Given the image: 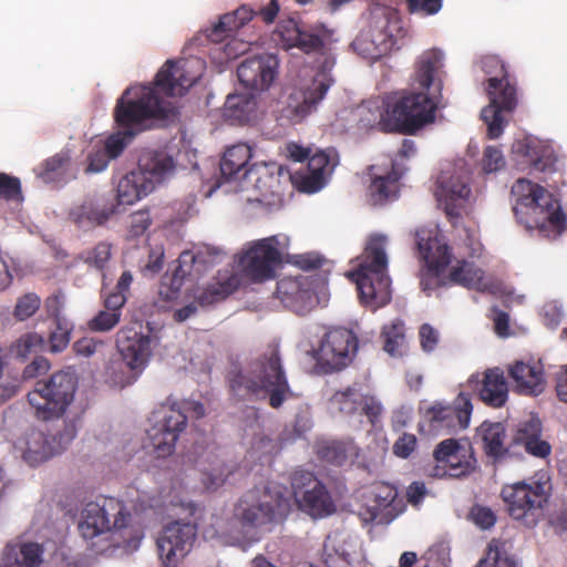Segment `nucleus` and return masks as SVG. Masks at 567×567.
Returning <instances> with one entry per match:
<instances>
[{
    "mask_svg": "<svg viewBox=\"0 0 567 567\" xmlns=\"http://www.w3.org/2000/svg\"><path fill=\"white\" fill-rule=\"evenodd\" d=\"M279 61L275 54L264 53L246 58L237 66L240 84L250 96L268 91L278 76Z\"/></svg>",
    "mask_w": 567,
    "mask_h": 567,
    "instance_id": "19",
    "label": "nucleus"
},
{
    "mask_svg": "<svg viewBox=\"0 0 567 567\" xmlns=\"http://www.w3.org/2000/svg\"><path fill=\"white\" fill-rule=\"evenodd\" d=\"M512 194L516 197V205L513 207L515 216L518 218L519 208H526L527 214H545L542 223H537L540 231L550 228L554 236H559L565 230V214L551 202L550 195L546 189L530 181L520 178L512 186Z\"/></svg>",
    "mask_w": 567,
    "mask_h": 567,
    "instance_id": "11",
    "label": "nucleus"
},
{
    "mask_svg": "<svg viewBox=\"0 0 567 567\" xmlns=\"http://www.w3.org/2000/svg\"><path fill=\"white\" fill-rule=\"evenodd\" d=\"M278 12V0H270L267 6L257 10L241 6L233 12L221 16L207 35L215 43L213 49L215 59L223 63L247 53L254 41H244L235 37L234 33L239 31L254 16H259L267 24L272 23Z\"/></svg>",
    "mask_w": 567,
    "mask_h": 567,
    "instance_id": "5",
    "label": "nucleus"
},
{
    "mask_svg": "<svg viewBox=\"0 0 567 567\" xmlns=\"http://www.w3.org/2000/svg\"><path fill=\"white\" fill-rule=\"evenodd\" d=\"M306 290L302 288V282L299 278L285 277L277 282L275 295L284 303H292L301 299Z\"/></svg>",
    "mask_w": 567,
    "mask_h": 567,
    "instance_id": "46",
    "label": "nucleus"
},
{
    "mask_svg": "<svg viewBox=\"0 0 567 567\" xmlns=\"http://www.w3.org/2000/svg\"><path fill=\"white\" fill-rule=\"evenodd\" d=\"M41 307V298L34 292H28L18 298L13 317L18 321L31 318Z\"/></svg>",
    "mask_w": 567,
    "mask_h": 567,
    "instance_id": "51",
    "label": "nucleus"
},
{
    "mask_svg": "<svg viewBox=\"0 0 567 567\" xmlns=\"http://www.w3.org/2000/svg\"><path fill=\"white\" fill-rule=\"evenodd\" d=\"M506 429L502 422L484 421L476 430V439L494 465L522 455L513 450L512 440L506 444Z\"/></svg>",
    "mask_w": 567,
    "mask_h": 567,
    "instance_id": "25",
    "label": "nucleus"
},
{
    "mask_svg": "<svg viewBox=\"0 0 567 567\" xmlns=\"http://www.w3.org/2000/svg\"><path fill=\"white\" fill-rule=\"evenodd\" d=\"M130 518L131 514L121 501L102 497L86 504L79 529L85 539H92L104 532L126 527Z\"/></svg>",
    "mask_w": 567,
    "mask_h": 567,
    "instance_id": "15",
    "label": "nucleus"
},
{
    "mask_svg": "<svg viewBox=\"0 0 567 567\" xmlns=\"http://www.w3.org/2000/svg\"><path fill=\"white\" fill-rule=\"evenodd\" d=\"M404 331V322L399 319L385 326L382 330V337L384 339L383 350L389 354H393L405 340Z\"/></svg>",
    "mask_w": 567,
    "mask_h": 567,
    "instance_id": "47",
    "label": "nucleus"
},
{
    "mask_svg": "<svg viewBox=\"0 0 567 567\" xmlns=\"http://www.w3.org/2000/svg\"><path fill=\"white\" fill-rule=\"evenodd\" d=\"M303 354H355L359 339L352 330L334 328L322 337L308 332L299 342Z\"/></svg>",
    "mask_w": 567,
    "mask_h": 567,
    "instance_id": "22",
    "label": "nucleus"
},
{
    "mask_svg": "<svg viewBox=\"0 0 567 567\" xmlns=\"http://www.w3.org/2000/svg\"><path fill=\"white\" fill-rule=\"evenodd\" d=\"M350 555L344 549H337L334 543L328 538L323 545L322 559L327 567H347Z\"/></svg>",
    "mask_w": 567,
    "mask_h": 567,
    "instance_id": "55",
    "label": "nucleus"
},
{
    "mask_svg": "<svg viewBox=\"0 0 567 567\" xmlns=\"http://www.w3.org/2000/svg\"><path fill=\"white\" fill-rule=\"evenodd\" d=\"M473 405L468 394L461 392L452 404L434 403L425 411V420L434 431L465 430L471 421Z\"/></svg>",
    "mask_w": 567,
    "mask_h": 567,
    "instance_id": "20",
    "label": "nucleus"
},
{
    "mask_svg": "<svg viewBox=\"0 0 567 567\" xmlns=\"http://www.w3.org/2000/svg\"><path fill=\"white\" fill-rule=\"evenodd\" d=\"M132 282L133 276L131 271L126 270L122 272L113 289L109 291L105 288L102 289V297L104 298V307L106 310L121 312V309L127 301Z\"/></svg>",
    "mask_w": 567,
    "mask_h": 567,
    "instance_id": "42",
    "label": "nucleus"
},
{
    "mask_svg": "<svg viewBox=\"0 0 567 567\" xmlns=\"http://www.w3.org/2000/svg\"><path fill=\"white\" fill-rule=\"evenodd\" d=\"M199 63V60H168L153 83L127 87L116 101L115 123L135 136L150 127V122L169 118L175 107L168 99L183 96L199 80L200 73L192 72L194 64Z\"/></svg>",
    "mask_w": 567,
    "mask_h": 567,
    "instance_id": "1",
    "label": "nucleus"
},
{
    "mask_svg": "<svg viewBox=\"0 0 567 567\" xmlns=\"http://www.w3.org/2000/svg\"><path fill=\"white\" fill-rule=\"evenodd\" d=\"M226 379L230 396L237 402L268 399L272 409H279L292 396L280 357H259L246 365L234 363Z\"/></svg>",
    "mask_w": 567,
    "mask_h": 567,
    "instance_id": "3",
    "label": "nucleus"
},
{
    "mask_svg": "<svg viewBox=\"0 0 567 567\" xmlns=\"http://www.w3.org/2000/svg\"><path fill=\"white\" fill-rule=\"evenodd\" d=\"M252 101L250 97L243 94H229L225 102V109L229 112V116L241 120L250 111Z\"/></svg>",
    "mask_w": 567,
    "mask_h": 567,
    "instance_id": "56",
    "label": "nucleus"
},
{
    "mask_svg": "<svg viewBox=\"0 0 567 567\" xmlns=\"http://www.w3.org/2000/svg\"><path fill=\"white\" fill-rule=\"evenodd\" d=\"M338 164L339 154L334 148L319 151L308 157V172L302 177V189L308 193L320 190Z\"/></svg>",
    "mask_w": 567,
    "mask_h": 567,
    "instance_id": "27",
    "label": "nucleus"
},
{
    "mask_svg": "<svg viewBox=\"0 0 567 567\" xmlns=\"http://www.w3.org/2000/svg\"><path fill=\"white\" fill-rule=\"evenodd\" d=\"M277 34L285 49L297 48L305 54H326L337 42L334 30L324 23L302 25L293 19L281 21Z\"/></svg>",
    "mask_w": 567,
    "mask_h": 567,
    "instance_id": "12",
    "label": "nucleus"
},
{
    "mask_svg": "<svg viewBox=\"0 0 567 567\" xmlns=\"http://www.w3.org/2000/svg\"><path fill=\"white\" fill-rule=\"evenodd\" d=\"M0 198L6 200H19L21 195V183L18 177L0 173Z\"/></svg>",
    "mask_w": 567,
    "mask_h": 567,
    "instance_id": "59",
    "label": "nucleus"
},
{
    "mask_svg": "<svg viewBox=\"0 0 567 567\" xmlns=\"http://www.w3.org/2000/svg\"><path fill=\"white\" fill-rule=\"evenodd\" d=\"M155 420L147 430V437L157 458H165L175 451L176 442L181 433L186 429L187 417L179 411L171 408H163L159 412L153 413Z\"/></svg>",
    "mask_w": 567,
    "mask_h": 567,
    "instance_id": "18",
    "label": "nucleus"
},
{
    "mask_svg": "<svg viewBox=\"0 0 567 567\" xmlns=\"http://www.w3.org/2000/svg\"><path fill=\"white\" fill-rule=\"evenodd\" d=\"M550 492L549 481L529 478L504 485L501 497L514 520L533 528L544 516Z\"/></svg>",
    "mask_w": 567,
    "mask_h": 567,
    "instance_id": "7",
    "label": "nucleus"
},
{
    "mask_svg": "<svg viewBox=\"0 0 567 567\" xmlns=\"http://www.w3.org/2000/svg\"><path fill=\"white\" fill-rule=\"evenodd\" d=\"M505 157L501 148L494 145L486 146L482 158V168L484 173H495L505 167Z\"/></svg>",
    "mask_w": 567,
    "mask_h": 567,
    "instance_id": "57",
    "label": "nucleus"
},
{
    "mask_svg": "<svg viewBox=\"0 0 567 567\" xmlns=\"http://www.w3.org/2000/svg\"><path fill=\"white\" fill-rule=\"evenodd\" d=\"M385 247L386 237L384 235H371L358 268L350 272V277L357 284L360 297L365 301L375 300L390 286Z\"/></svg>",
    "mask_w": 567,
    "mask_h": 567,
    "instance_id": "8",
    "label": "nucleus"
},
{
    "mask_svg": "<svg viewBox=\"0 0 567 567\" xmlns=\"http://www.w3.org/2000/svg\"><path fill=\"white\" fill-rule=\"evenodd\" d=\"M391 10L386 7L377 4L370 9L368 24L371 32L386 34L390 23Z\"/></svg>",
    "mask_w": 567,
    "mask_h": 567,
    "instance_id": "54",
    "label": "nucleus"
},
{
    "mask_svg": "<svg viewBox=\"0 0 567 567\" xmlns=\"http://www.w3.org/2000/svg\"><path fill=\"white\" fill-rule=\"evenodd\" d=\"M433 456L436 462L431 472L433 477L458 478L474 470L475 458L454 439L442 441L435 447Z\"/></svg>",
    "mask_w": 567,
    "mask_h": 567,
    "instance_id": "21",
    "label": "nucleus"
},
{
    "mask_svg": "<svg viewBox=\"0 0 567 567\" xmlns=\"http://www.w3.org/2000/svg\"><path fill=\"white\" fill-rule=\"evenodd\" d=\"M290 485L298 507L313 518H322L336 512V504L327 486L310 471L296 470Z\"/></svg>",
    "mask_w": 567,
    "mask_h": 567,
    "instance_id": "13",
    "label": "nucleus"
},
{
    "mask_svg": "<svg viewBox=\"0 0 567 567\" xmlns=\"http://www.w3.org/2000/svg\"><path fill=\"white\" fill-rule=\"evenodd\" d=\"M48 342L38 332H27L20 336L10 347V354H39L45 351Z\"/></svg>",
    "mask_w": 567,
    "mask_h": 567,
    "instance_id": "44",
    "label": "nucleus"
},
{
    "mask_svg": "<svg viewBox=\"0 0 567 567\" xmlns=\"http://www.w3.org/2000/svg\"><path fill=\"white\" fill-rule=\"evenodd\" d=\"M288 503L282 493L268 486L255 487L245 492L234 506L233 520L240 527L245 539L255 543L259 532L269 529L284 519Z\"/></svg>",
    "mask_w": 567,
    "mask_h": 567,
    "instance_id": "4",
    "label": "nucleus"
},
{
    "mask_svg": "<svg viewBox=\"0 0 567 567\" xmlns=\"http://www.w3.org/2000/svg\"><path fill=\"white\" fill-rule=\"evenodd\" d=\"M417 440L414 434L403 433L393 444V454L401 458H408L416 449Z\"/></svg>",
    "mask_w": 567,
    "mask_h": 567,
    "instance_id": "64",
    "label": "nucleus"
},
{
    "mask_svg": "<svg viewBox=\"0 0 567 567\" xmlns=\"http://www.w3.org/2000/svg\"><path fill=\"white\" fill-rule=\"evenodd\" d=\"M196 538V527L190 523L173 522L168 524L157 539L162 564H176L192 549Z\"/></svg>",
    "mask_w": 567,
    "mask_h": 567,
    "instance_id": "24",
    "label": "nucleus"
},
{
    "mask_svg": "<svg viewBox=\"0 0 567 567\" xmlns=\"http://www.w3.org/2000/svg\"><path fill=\"white\" fill-rule=\"evenodd\" d=\"M398 491L393 487L384 486L375 494L373 505L382 511L383 515H391V522L398 516L399 511L395 509V501Z\"/></svg>",
    "mask_w": 567,
    "mask_h": 567,
    "instance_id": "53",
    "label": "nucleus"
},
{
    "mask_svg": "<svg viewBox=\"0 0 567 567\" xmlns=\"http://www.w3.org/2000/svg\"><path fill=\"white\" fill-rule=\"evenodd\" d=\"M363 394L359 393L354 388L348 386L343 391H337L330 399L331 404L342 414H355L361 404Z\"/></svg>",
    "mask_w": 567,
    "mask_h": 567,
    "instance_id": "45",
    "label": "nucleus"
},
{
    "mask_svg": "<svg viewBox=\"0 0 567 567\" xmlns=\"http://www.w3.org/2000/svg\"><path fill=\"white\" fill-rule=\"evenodd\" d=\"M471 194L467 181L460 176H451L449 179H440L436 190L439 200L444 203L449 216H458V202H464Z\"/></svg>",
    "mask_w": 567,
    "mask_h": 567,
    "instance_id": "34",
    "label": "nucleus"
},
{
    "mask_svg": "<svg viewBox=\"0 0 567 567\" xmlns=\"http://www.w3.org/2000/svg\"><path fill=\"white\" fill-rule=\"evenodd\" d=\"M76 388V374L70 370H61L47 381H38L27 398L35 416L47 421L64 414L74 399Z\"/></svg>",
    "mask_w": 567,
    "mask_h": 567,
    "instance_id": "9",
    "label": "nucleus"
},
{
    "mask_svg": "<svg viewBox=\"0 0 567 567\" xmlns=\"http://www.w3.org/2000/svg\"><path fill=\"white\" fill-rule=\"evenodd\" d=\"M281 167L276 164H254L243 174L246 187H251L254 196L247 202L257 203L267 209L279 207L282 204Z\"/></svg>",
    "mask_w": 567,
    "mask_h": 567,
    "instance_id": "16",
    "label": "nucleus"
},
{
    "mask_svg": "<svg viewBox=\"0 0 567 567\" xmlns=\"http://www.w3.org/2000/svg\"><path fill=\"white\" fill-rule=\"evenodd\" d=\"M315 363L312 365V373L316 375H326L333 372L341 371L350 362L352 357H312Z\"/></svg>",
    "mask_w": 567,
    "mask_h": 567,
    "instance_id": "50",
    "label": "nucleus"
},
{
    "mask_svg": "<svg viewBox=\"0 0 567 567\" xmlns=\"http://www.w3.org/2000/svg\"><path fill=\"white\" fill-rule=\"evenodd\" d=\"M508 382L499 368L488 369L484 373L480 389L481 400L492 408H502L508 400Z\"/></svg>",
    "mask_w": 567,
    "mask_h": 567,
    "instance_id": "31",
    "label": "nucleus"
},
{
    "mask_svg": "<svg viewBox=\"0 0 567 567\" xmlns=\"http://www.w3.org/2000/svg\"><path fill=\"white\" fill-rule=\"evenodd\" d=\"M288 247V238L274 235L255 240L238 256V265L247 278L254 282L270 280L282 260V252Z\"/></svg>",
    "mask_w": 567,
    "mask_h": 567,
    "instance_id": "10",
    "label": "nucleus"
},
{
    "mask_svg": "<svg viewBox=\"0 0 567 567\" xmlns=\"http://www.w3.org/2000/svg\"><path fill=\"white\" fill-rule=\"evenodd\" d=\"M332 83L333 79L326 71H318L311 79L303 81L289 94L286 116L295 123L301 122L317 110Z\"/></svg>",
    "mask_w": 567,
    "mask_h": 567,
    "instance_id": "17",
    "label": "nucleus"
},
{
    "mask_svg": "<svg viewBox=\"0 0 567 567\" xmlns=\"http://www.w3.org/2000/svg\"><path fill=\"white\" fill-rule=\"evenodd\" d=\"M25 447L23 458L32 464L42 463L54 455V450L47 434L40 430L31 429L24 436Z\"/></svg>",
    "mask_w": 567,
    "mask_h": 567,
    "instance_id": "36",
    "label": "nucleus"
},
{
    "mask_svg": "<svg viewBox=\"0 0 567 567\" xmlns=\"http://www.w3.org/2000/svg\"><path fill=\"white\" fill-rule=\"evenodd\" d=\"M69 161V157L64 154H56L48 158L42 165L41 177L45 182L61 181L68 169Z\"/></svg>",
    "mask_w": 567,
    "mask_h": 567,
    "instance_id": "48",
    "label": "nucleus"
},
{
    "mask_svg": "<svg viewBox=\"0 0 567 567\" xmlns=\"http://www.w3.org/2000/svg\"><path fill=\"white\" fill-rule=\"evenodd\" d=\"M112 210L99 209L92 200H84L75 205L69 213L70 219L82 228L103 225L111 216Z\"/></svg>",
    "mask_w": 567,
    "mask_h": 567,
    "instance_id": "38",
    "label": "nucleus"
},
{
    "mask_svg": "<svg viewBox=\"0 0 567 567\" xmlns=\"http://www.w3.org/2000/svg\"><path fill=\"white\" fill-rule=\"evenodd\" d=\"M487 79L489 105L482 110V120L487 125L488 138H498L504 128L502 112H513L518 103L516 84L511 82L505 63L497 55H485L482 60Z\"/></svg>",
    "mask_w": 567,
    "mask_h": 567,
    "instance_id": "6",
    "label": "nucleus"
},
{
    "mask_svg": "<svg viewBox=\"0 0 567 567\" xmlns=\"http://www.w3.org/2000/svg\"><path fill=\"white\" fill-rule=\"evenodd\" d=\"M112 256V246L109 243L101 241L96 244L93 248L87 249L82 252V260L99 270H103L111 259Z\"/></svg>",
    "mask_w": 567,
    "mask_h": 567,
    "instance_id": "49",
    "label": "nucleus"
},
{
    "mask_svg": "<svg viewBox=\"0 0 567 567\" xmlns=\"http://www.w3.org/2000/svg\"><path fill=\"white\" fill-rule=\"evenodd\" d=\"M152 217L148 209H141L128 217V234L132 238L142 236L151 226Z\"/></svg>",
    "mask_w": 567,
    "mask_h": 567,
    "instance_id": "58",
    "label": "nucleus"
},
{
    "mask_svg": "<svg viewBox=\"0 0 567 567\" xmlns=\"http://www.w3.org/2000/svg\"><path fill=\"white\" fill-rule=\"evenodd\" d=\"M350 449V444L342 441L322 440L316 444V454L322 462L342 466L348 460Z\"/></svg>",
    "mask_w": 567,
    "mask_h": 567,
    "instance_id": "43",
    "label": "nucleus"
},
{
    "mask_svg": "<svg viewBox=\"0 0 567 567\" xmlns=\"http://www.w3.org/2000/svg\"><path fill=\"white\" fill-rule=\"evenodd\" d=\"M154 189L152 181H143L141 174L132 172L120 179L117 199L120 204L131 205Z\"/></svg>",
    "mask_w": 567,
    "mask_h": 567,
    "instance_id": "37",
    "label": "nucleus"
},
{
    "mask_svg": "<svg viewBox=\"0 0 567 567\" xmlns=\"http://www.w3.org/2000/svg\"><path fill=\"white\" fill-rule=\"evenodd\" d=\"M148 357H115L105 369L106 382L111 386L132 384L147 365Z\"/></svg>",
    "mask_w": 567,
    "mask_h": 567,
    "instance_id": "29",
    "label": "nucleus"
},
{
    "mask_svg": "<svg viewBox=\"0 0 567 567\" xmlns=\"http://www.w3.org/2000/svg\"><path fill=\"white\" fill-rule=\"evenodd\" d=\"M43 548L37 543L9 544L6 546L1 567H40Z\"/></svg>",
    "mask_w": 567,
    "mask_h": 567,
    "instance_id": "32",
    "label": "nucleus"
},
{
    "mask_svg": "<svg viewBox=\"0 0 567 567\" xmlns=\"http://www.w3.org/2000/svg\"><path fill=\"white\" fill-rule=\"evenodd\" d=\"M197 257L192 252H183L178 258V265L171 275L166 274L162 278L159 286V296L165 301L177 299L185 278L190 274L189 267L185 268L187 262H195Z\"/></svg>",
    "mask_w": 567,
    "mask_h": 567,
    "instance_id": "35",
    "label": "nucleus"
},
{
    "mask_svg": "<svg viewBox=\"0 0 567 567\" xmlns=\"http://www.w3.org/2000/svg\"><path fill=\"white\" fill-rule=\"evenodd\" d=\"M175 168L173 157L165 151H145L138 158V169L136 174L143 176V181H152L155 187L167 174Z\"/></svg>",
    "mask_w": 567,
    "mask_h": 567,
    "instance_id": "30",
    "label": "nucleus"
},
{
    "mask_svg": "<svg viewBox=\"0 0 567 567\" xmlns=\"http://www.w3.org/2000/svg\"><path fill=\"white\" fill-rule=\"evenodd\" d=\"M415 243L419 256L425 261L426 274L421 278L424 291L445 285L440 275L451 262V251L437 228L422 227L415 231Z\"/></svg>",
    "mask_w": 567,
    "mask_h": 567,
    "instance_id": "14",
    "label": "nucleus"
},
{
    "mask_svg": "<svg viewBox=\"0 0 567 567\" xmlns=\"http://www.w3.org/2000/svg\"><path fill=\"white\" fill-rule=\"evenodd\" d=\"M55 324L49 338V349L51 352H62L70 343L72 324L68 320H59Z\"/></svg>",
    "mask_w": 567,
    "mask_h": 567,
    "instance_id": "52",
    "label": "nucleus"
},
{
    "mask_svg": "<svg viewBox=\"0 0 567 567\" xmlns=\"http://www.w3.org/2000/svg\"><path fill=\"white\" fill-rule=\"evenodd\" d=\"M121 319V312L112 310H102L89 322V327L93 331H109L113 329Z\"/></svg>",
    "mask_w": 567,
    "mask_h": 567,
    "instance_id": "60",
    "label": "nucleus"
},
{
    "mask_svg": "<svg viewBox=\"0 0 567 567\" xmlns=\"http://www.w3.org/2000/svg\"><path fill=\"white\" fill-rule=\"evenodd\" d=\"M116 343L121 354H150L152 339L134 329H122Z\"/></svg>",
    "mask_w": 567,
    "mask_h": 567,
    "instance_id": "40",
    "label": "nucleus"
},
{
    "mask_svg": "<svg viewBox=\"0 0 567 567\" xmlns=\"http://www.w3.org/2000/svg\"><path fill=\"white\" fill-rule=\"evenodd\" d=\"M239 281L236 276H229L221 281L208 284L198 292L195 300L202 307L212 306L226 299L238 288Z\"/></svg>",
    "mask_w": 567,
    "mask_h": 567,
    "instance_id": "39",
    "label": "nucleus"
},
{
    "mask_svg": "<svg viewBox=\"0 0 567 567\" xmlns=\"http://www.w3.org/2000/svg\"><path fill=\"white\" fill-rule=\"evenodd\" d=\"M513 391L519 395L536 398L547 388V377L540 359L516 360L507 369Z\"/></svg>",
    "mask_w": 567,
    "mask_h": 567,
    "instance_id": "23",
    "label": "nucleus"
},
{
    "mask_svg": "<svg viewBox=\"0 0 567 567\" xmlns=\"http://www.w3.org/2000/svg\"><path fill=\"white\" fill-rule=\"evenodd\" d=\"M127 134V130L120 131L115 134L110 135L104 143L102 148L111 158H116L121 155L127 145V140L132 138Z\"/></svg>",
    "mask_w": 567,
    "mask_h": 567,
    "instance_id": "62",
    "label": "nucleus"
},
{
    "mask_svg": "<svg viewBox=\"0 0 567 567\" xmlns=\"http://www.w3.org/2000/svg\"><path fill=\"white\" fill-rule=\"evenodd\" d=\"M395 178L391 176H379L372 181L370 186L371 195L378 200L383 202L389 199L392 188L395 186Z\"/></svg>",
    "mask_w": 567,
    "mask_h": 567,
    "instance_id": "63",
    "label": "nucleus"
},
{
    "mask_svg": "<svg viewBox=\"0 0 567 567\" xmlns=\"http://www.w3.org/2000/svg\"><path fill=\"white\" fill-rule=\"evenodd\" d=\"M443 53L424 51L415 63L414 83L429 91L404 90L389 96L380 113L377 127L383 133L413 135L435 121L443 89Z\"/></svg>",
    "mask_w": 567,
    "mask_h": 567,
    "instance_id": "2",
    "label": "nucleus"
},
{
    "mask_svg": "<svg viewBox=\"0 0 567 567\" xmlns=\"http://www.w3.org/2000/svg\"><path fill=\"white\" fill-rule=\"evenodd\" d=\"M360 409L361 413L368 417L369 423L374 427L383 413L381 402L373 395L363 394L361 398Z\"/></svg>",
    "mask_w": 567,
    "mask_h": 567,
    "instance_id": "61",
    "label": "nucleus"
},
{
    "mask_svg": "<svg viewBox=\"0 0 567 567\" xmlns=\"http://www.w3.org/2000/svg\"><path fill=\"white\" fill-rule=\"evenodd\" d=\"M512 441L514 451L519 452V449H523L528 455L540 460L547 458L553 451L550 443L544 435L543 422L536 415H532L517 424Z\"/></svg>",
    "mask_w": 567,
    "mask_h": 567,
    "instance_id": "26",
    "label": "nucleus"
},
{
    "mask_svg": "<svg viewBox=\"0 0 567 567\" xmlns=\"http://www.w3.org/2000/svg\"><path fill=\"white\" fill-rule=\"evenodd\" d=\"M512 151L513 154L522 157L534 172H551L555 167L556 158L551 150L534 138L525 137L515 141Z\"/></svg>",
    "mask_w": 567,
    "mask_h": 567,
    "instance_id": "28",
    "label": "nucleus"
},
{
    "mask_svg": "<svg viewBox=\"0 0 567 567\" xmlns=\"http://www.w3.org/2000/svg\"><path fill=\"white\" fill-rule=\"evenodd\" d=\"M483 270L475 267L474 264L466 260L457 262L452 269L447 280L452 284L461 285L466 288L476 287L478 290H487V286L482 284Z\"/></svg>",
    "mask_w": 567,
    "mask_h": 567,
    "instance_id": "41",
    "label": "nucleus"
},
{
    "mask_svg": "<svg viewBox=\"0 0 567 567\" xmlns=\"http://www.w3.org/2000/svg\"><path fill=\"white\" fill-rule=\"evenodd\" d=\"M252 157V148L246 143H237L226 148L220 159V173L226 179H241Z\"/></svg>",
    "mask_w": 567,
    "mask_h": 567,
    "instance_id": "33",
    "label": "nucleus"
}]
</instances>
